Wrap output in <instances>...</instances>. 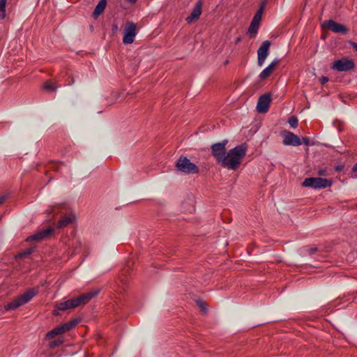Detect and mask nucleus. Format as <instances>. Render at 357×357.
<instances>
[{
  "instance_id": "obj_3",
  "label": "nucleus",
  "mask_w": 357,
  "mask_h": 357,
  "mask_svg": "<svg viewBox=\"0 0 357 357\" xmlns=\"http://www.w3.org/2000/svg\"><path fill=\"white\" fill-rule=\"evenodd\" d=\"M38 293V287L28 289L4 306L6 311L15 310L29 302Z\"/></svg>"
},
{
  "instance_id": "obj_16",
  "label": "nucleus",
  "mask_w": 357,
  "mask_h": 357,
  "mask_svg": "<svg viewBox=\"0 0 357 357\" xmlns=\"http://www.w3.org/2000/svg\"><path fill=\"white\" fill-rule=\"evenodd\" d=\"M202 2L201 0H199L195 5L190 15L186 18V22L190 24L198 20L202 14Z\"/></svg>"
},
{
  "instance_id": "obj_1",
  "label": "nucleus",
  "mask_w": 357,
  "mask_h": 357,
  "mask_svg": "<svg viewBox=\"0 0 357 357\" xmlns=\"http://www.w3.org/2000/svg\"><path fill=\"white\" fill-rule=\"evenodd\" d=\"M227 143L228 140L225 139L221 142L212 144L211 154L216 159L217 162L223 167L236 170L245 158L248 146L245 144H242L234 147L227 153L225 146Z\"/></svg>"
},
{
  "instance_id": "obj_2",
  "label": "nucleus",
  "mask_w": 357,
  "mask_h": 357,
  "mask_svg": "<svg viewBox=\"0 0 357 357\" xmlns=\"http://www.w3.org/2000/svg\"><path fill=\"white\" fill-rule=\"evenodd\" d=\"M98 289H94L87 293L83 294L76 298L61 302L56 304V310H54L55 315L59 314L57 310L64 311L68 309L77 307L81 305H84L89 302L93 298L99 294Z\"/></svg>"
},
{
  "instance_id": "obj_31",
  "label": "nucleus",
  "mask_w": 357,
  "mask_h": 357,
  "mask_svg": "<svg viewBox=\"0 0 357 357\" xmlns=\"http://www.w3.org/2000/svg\"><path fill=\"white\" fill-rule=\"evenodd\" d=\"M349 44L357 51V43L349 41Z\"/></svg>"
},
{
  "instance_id": "obj_26",
  "label": "nucleus",
  "mask_w": 357,
  "mask_h": 357,
  "mask_svg": "<svg viewBox=\"0 0 357 357\" xmlns=\"http://www.w3.org/2000/svg\"><path fill=\"white\" fill-rule=\"evenodd\" d=\"M357 172V162L352 167V175L351 177L355 178L357 176L354 175L355 173Z\"/></svg>"
},
{
  "instance_id": "obj_37",
  "label": "nucleus",
  "mask_w": 357,
  "mask_h": 357,
  "mask_svg": "<svg viewBox=\"0 0 357 357\" xmlns=\"http://www.w3.org/2000/svg\"><path fill=\"white\" fill-rule=\"evenodd\" d=\"M127 1L132 3H135L137 1V0H127Z\"/></svg>"
},
{
  "instance_id": "obj_14",
  "label": "nucleus",
  "mask_w": 357,
  "mask_h": 357,
  "mask_svg": "<svg viewBox=\"0 0 357 357\" xmlns=\"http://www.w3.org/2000/svg\"><path fill=\"white\" fill-rule=\"evenodd\" d=\"M326 24L328 29L335 33L346 34L348 32V29L344 25L337 23L333 20L326 21Z\"/></svg>"
},
{
  "instance_id": "obj_29",
  "label": "nucleus",
  "mask_w": 357,
  "mask_h": 357,
  "mask_svg": "<svg viewBox=\"0 0 357 357\" xmlns=\"http://www.w3.org/2000/svg\"><path fill=\"white\" fill-rule=\"evenodd\" d=\"M268 0H263V1L261 2V4L260 6V7L259 8H262V12L264 11V8L266 6V4L267 3Z\"/></svg>"
},
{
  "instance_id": "obj_9",
  "label": "nucleus",
  "mask_w": 357,
  "mask_h": 357,
  "mask_svg": "<svg viewBox=\"0 0 357 357\" xmlns=\"http://www.w3.org/2000/svg\"><path fill=\"white\" fill-rule=\"evenodd\" d=\"M262 15V8H259L257 13H255L254 17L252 20V22L248 28V33L249 34L250 38H253L256 36L258 32L259 22L261 20Z\"/></svg>"
},
{
  "instance_id": "obj_17",
  "label": "nucleus",
  "mask_w": 357,
  "mask_h": 357,
  "mask_svg": "<svg viewBox=\"0 0 357 357\" xmlns=\"http://www.w3.org/2000/svg\"><path fill=\"white\" fill-rule=\"evenodd\" d=\"M107 6V0H100L96 6L92 16L94 19H97L105 10Z\"/></svg>"
},
{
  "instance_id": "obj_35",
  "label": "nucleus",
  "mask_w": 357,
  "mask_h": 357,
  "mask_svg": "<svg viewBox=\"0 0 357 357\" xmlns=\"http://www.w3.org/2000/svg\"><path fill=\"white\" fill-rule=\"evenodd\" d=\"M54 206H50V207L47 209L48 213H52L53 212V211H54Z\"/></svg>"
},
{
  "instance_id": "obj_13",
  "label": "nucleus",
  "mask_w": 357,
  "mask_h": 357,
  "mask_svg": "<svg viewBox=\"0 0 357 357\" xmlns=\"http://www.w3.org/2000/svg\"><path fill=\"white\" fill-rule=\"evenodd\" d=\"M52 231H53L52 229L50 227H48L45 229L39 231L38 232L28 236L26 238V241H27V242H29L31 241H35L37 242L41 241L43 239L46 238L50 234H51Z\"/></svg>"
},
{
  "instance_id": "obj_12",
  "label": "nucleus",
  "mask_w": 357,
  "mask_h": 357,
  "mask_svg": "<svg viewBox=\"0 0 357 357\" xmlns=\"http://www.w3.org/2000/svg\"><path fill=\"white\" fill-rule=\"evenodd\" d=\"M271 98L270 94L265 93L261 96L257 102V109L259 113H266L268 112Z\"/></svg>"
},
{
  "instance_id": "obj_11",
  "label": "nucleus",
  "mask_w": 357,
  "mask_h": 357,
  "mask_svg": "<svg viewBox=\"0 0 357 357\" xmlns=\"http://www.w3.org/2000/svg\"><path fill=\"white\" fill-rule=\"evenodd\" d=\"M331 68L340 72H345L352 70L354 68V63L351 60L342 59L335 61Z\"/></svg>"
},
{
  "instance_id": "obj_4",
  "label": "nucleus",
  "mask_w": 357,
  "mask_h": 357,
  "mask_svg": "<svg viewBox=\"0 0 357 357\" xmlns=\"http://www.w3.org/2000/svg\"><path fill=\"white\" fill-rule=\"evenodd\" d=\"M175 166L177 171L186 174H197L199 172V167L185 156H181L177 160Z\"/></svg>"
},
{
  "instance_id": "obj_10",
  "label": "nucleus",
  "mask_w": 357,
  "mask_h": 357,
  "mask_svg": "<svg viewBox=\"0 0 357 357\" xmlns=\"http://www.w3.org/2000/svg\"><path fill=\"white\" fill-rule=\"evenodd\" d=\"M271 43L269 40H265L257 50V64L262 66L270 52Z\"/></svg>"
},
{
  "instance_id": "obj_30",
  "label": "nucleus",
  "mask_w": 357,
  "mask_h": 357,
  "mask_svg": "<svg viewBox=\"0 0 357 357\" xmlns=\"http://www.w3.org/2000/svg\"><path fill=\"white\" fill-rule=\"evenodd\" d=\"M60 343H61V342L52 341L50 343V347H53L58 346Z\"/></svg>"
},
{
  "instance_id": "obj_19",
  "label": "nucleus",
  "mask_w": 357,
  "mask_h": 357,
  "mask_svg": "<svg viewBox=\"0 0 357 357\" xmlns=\"http://www.w3.org/2000/svg\"><path fill=\"white\" fill-rule=\"evenodd\" d=\"M59 86L53 85L50 82L47 81L43 84V89L47 91H56L59 88Z\"/></svg>"
},
{
  "instance_id": "obj_23",
  "label": "nucleus",
  "mask_w": 357,
  "mask_h": 357,
  "mask_svg": "<svg viewBox=\"0 0 357 357\" xmlns=\"http://www.w3.org/2000/svg\"><path fill=\"white\" fill-rule=\"evenodd\" d=\"M65 86H71L75 83V79L73 77L69 76L66 80Z\"/></svg>"
},
{
  "instance_id": "obj_28",
  "label": "nucleus",
  "mask_w": 357,
  "mask_h": 357,
  "mask_svg": "<svg viewBox=\"0 0 357 357\" xmlns=\"http://www.w3.org/2000/svg\"><path fill=\"white\" fill-rule=\"evenodd\" d=\"M319 81H320V83H321V84H326V82H328V78L327 77H326V76H322V77L320 78Z\"/></svg>"
},
{
  "instance_id": "obj_6",
  "label": "nucleus",
  "mask_w": 357,
  "mask_h": 357,
  "mask_svg": "<svg viewBox=\"0 0 357 357\" xmlns=\"http://www.w3.org/2000/svg\"><path fill=\"white\" fill-rule=\"evenodd\" d=\"M77 323L78 320L73 319L60 326H58L46 334V338L48 340H52L59 335L63 334L66 332L71 330L77 324Z\"/></svg>"
},
{
  "instance_id": "obj_5",
  "label": "nucleus",
  "mask_w": 357,
  "mask_h": 357,
  "mask_svg": "<svg viewBox=\"0 0 357 357\" xmlns=\"http://www.w3.org/2000/svg\"><path fill=\"white\" fill-rule=\"evenodd\" d=\"M332 183V181L327 178L310 177L304 180L302 186L312 188L314 189H324L331 186Z\"/></svg>"
},
{
  "instance_id": "obj_21",
  "label": "nucleus",
  "mask_w": 357,
  "mask_h": 357,
  "mask_svg": "<svg viewBox=\"0 0 357 357\" xmlns=\"http://www.w3.org/2000/svg\"><path fill=\"white\" fill-rule=\"evenodd\" d=\"M288 123L291 128H296L298 126V120L297 117L292 116L289 119Z\"/></svg>"
},
{
  "instance_id": "obj_20",
  "label": "nucleus",
  "mask_w": 357,
  "mask_h": 357,
  "mask_svg": "<svg viewBox=\"0 0 357 357\" xmlns=\"http://www.w3.org/2000/svg\"><path fill=\"white\" fill-rule=\"evenodd\" d=\"M34 249H35L34 247L27 248V249L23 250L22 252H21L18 255V256L21 258L26 257V256L31 255L33 252Z\"/></svg>"
},
{
  "instance_id": "obj_8",
  "label": "nucleus",
  "mask_w": 357,
  "mask_h": 357,
  "mask_svg": "<svg viewBox=\"0 0 357 357\" xmlns=\"http://www.w3.org/2000/svg\"><path fill=\"white\" fill-rule=\"evenodd\" d=\"M281 135L283 137L282 143L285 146H298L302 144L301 139L290 131L283 130Z\"/></svg>"
},
{
  "instance_id": "obj_7",
  "label": "nucleus",
  "mask_w": 357,
  "mask_h": 357,
  "mask_svg": "<svg viewBox=\"0 0 357 357\" xmlns=\"http://www.w3.org/2000/svg\"><path fill=\"white\" fill-rule=\"evenodd\" d=\"M136 33V24L133 22H127L124 29L123 43L124 44L132 43Z\"/></svg>"
},
{
  "instance_id": "obj_32",
  "label": "nucleus",
  "mask_w": 357,
  "mask_h": 357,
  "mask_svg": "<svg viewBox=\"0 0 357 357\" xmlns=\"http://www.w3.org/2000/svg\"><path fill=\"white\" fill-rule=\"evenodd\" d=\"M119 27H118V25L116 24H112V29L114 32L118 30Z\"/></svg>"
},
{
  "instance_id": "obj_34",
  "label": "nucleus",
  "mask_w": 357,
  "mask_h": 357,
  "mask_svg": "<svg viewBox=\"0 0 357 357\" xmlns=\"http://www.w3.org/2000/svg\"><path fill=\"white\" fill-rule=\"evenodd\" d=\"M319 175L324 176L325 175V170L324 169H320L318 172Z\"/></svg>"
},
{
  "instance_id": "obj_27",
  "label": "nucleus",
  "mask_w": 357,
  "mask_h": 357,
  "mask_svg": "<svg viewBox=\"0 0 357 357\" xmlns=\"http://www.w3.org/2000/svg\"><path fill=\"white\" fill-rule=\"evenodd\" d=\"M197 303V305H199V307H201V308H202L204 312H206V307H205V305H204V302H203V301H198Z\"/></svg>"
},
{
  "instance_id": "obj_25",
  "label": "nucleus",
  "mask_w": 357,
  "mask_h": 357,
  "mask_svg": "<svg viewBox=\"0 0 357 357\" xmlns=\"http://www.w3.org/2000/svg\"><path fill=\"white\" fill-rule=\"evenodd\" d=\"M302 144L309 146L310 145V139L308 137H304L301 139Z\"/></svg>"
},
{
  "instance_id": "obj_18",
  "label": "nucleus",
  "mask_w": 357,
  "mask_h": 357,
  "mask_svg": "<svg viewBox=\"0 0 357 357\" xmlns=\"http://www.w3.org/2000/svg\"><path fill=\"white\" fill-rule=\"evenodd\" d=\"M74 218V216L63 217L58 222L57 227L59 229H63L67 227L70 223L73 222Z\"/></svg>"
},
{
  "instance_id": "obj_22",
  "label": "nucleus",
  "mask_w": 357,
  "mask_h": 357,
  "mask_svg": "<svg viewBox=\"0 0 357 357\" xmlns=\"http://www.w3.org/2000/svg\"><path fill=\"white\" fill-rule=\"evenodd\" d=\"M7 0H0V13H2L1 18L3 19L5 17L6 6Z\"/></svg>"
},
{
  "instance_id": "obj_15",
  "label": "nucleus",
  "mask_w": 357,
  "mask_h": 357,
  "mask_svg": "<svg viewBox=\"0 0 357 357\" xmlns=\"http://www.w3.org/2000/svg\"><path fill=\"white\" fill-rule=\"evenodd\" d=\"M280 63V59H275L266 68H265L259 74V77L261 80L268 78L273 72L275 67Z\"/></svg>"
},
{
  "instance_id": "obj_33",
  "label": "nucleus",
  "mask_w": 357,
  "mask_h": 357,
  "mask_svg": "<svg viewBox=\"0 0 357 357\" xmlns=\"http://www.w3.org/2000/svg\"><path fill=\"white\" fill-rule=\"evenodd\" d=\"M6 199V195L0 196V204H2Z\"/></svg>"
},
{
  "instance_id": "obj_24",
  "label": "nucleus",
  "mask_w": 357,
  "mask_h": 357,
  "mask_svg": "<svg viewBox=\"0 0 357 357\" xmlns=\"http://www.w3.org/2000/svg\"><path fill=\"white\" fill-rule=\"evenodd\" d=\"M306 251L309 255H313L317 251V248H306Z\"/></svg>"
},
{
  "instance_id": "obj_36",
  "label": "nucleus",
  "mask_w": 357,
  "mask_h": 357,
  "mask_svg": "<svg viewBox=\"0 0 357 357\" xmlns=\"http://www.w3.org/2000/svg\"><path fill=\"white\" fill-rule=\"evenodd\" d=\"M241 37H238V38H237L236 39V40H235V43H236V44H237V43H238L239 42H241Z\"/></svg>"
}]
</instances>
